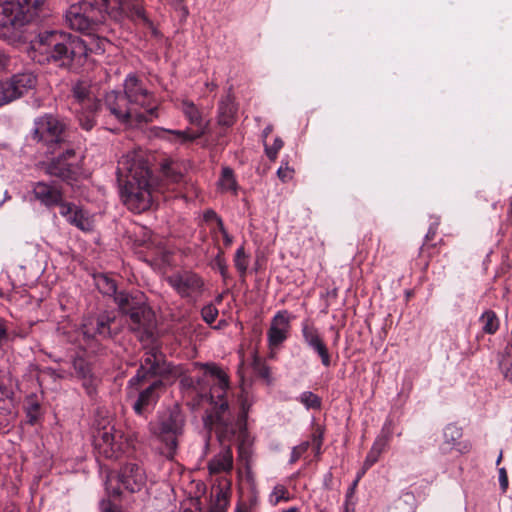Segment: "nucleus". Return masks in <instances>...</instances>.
<instances>
[{
    "instance_id": "1",
    "label": "nucleus",
    "mask_w": 512,
    "mask_h": 512,
    "mask_svg": "<svg viewBox=\"0 0 512 512\" xmlns=\"http://www.w3.org/2000/svg\"><path fill=\"white\" fill-rule=\"evenodd\" d=\"M195 366L203 369L204 374L196 378L185 377L181 383L188 387L197 405L204 402L213 405L203 418L204 427L209 434L214 431L219 442H229L245 429L249 404L246 399H241V409L235 419L226 399L230 387L227 373L215 363H195Z\"/></svg>"
},
{
    "instance_id": "2",
    "label": "nucleus",
    "mask_w": 512,
    "mask_h": 512,
    "mask_svg": "<svg viewBox=\"0 0 512 512\" xmlns=\"http://www.w3.org/2000/svg\"><path fill=\"white\" fill-rule=\"evenodd\" d=\"M104 116L127 126H140L158 118V103L134 75L124 82V93L110 91L99 103L96 118Z\"/></svg>"
},
{
    "instance_id": "3",
    "label": "nucleus",
    "mask_w": 512,
    "mask_h": 512,
    "mask_svg": "<svg viewBox=\"0 0 512 512\" xmlns=\"http://www.w3.org/2000/svg\"><path fill=\"white\" fill-rule=\"evenodd\" d=\"M118 181L122 183L121 197L124 205L134 213L151 208L154 201L152 177L148 162L140 152L122 156L117 167Z\"/></svg>"
},
{
    "instance_id": "4",
    "label": "nucleus",
    "mask_w": 512,
    "mask_h": 512,
    "mask_svg": "<svg viewBox=\"0 0 512 512\" xmlns=\"http://www.w3.org/2000/svg\"><path fill=\"white\" fill-rule=\"evenodd\" d=\"M32 48L39 63H54L71 71H79L91 51L80 37L55 30L40 33Z\"/></svg>"
},
{
    "instance_id": "5",
    "label": "nucleus",
    "mask_w": 512,
    "mask_h": 512,
    "mask_svg": "<svg viewBox=\"0 0 512 512\" xmlns=\"http://www.w3.org/2000/svg\"><path fill=\"white\" fill-rule=\"evenodd\" d=\"M115 301L127 317L129 329L137 338L141 342L152 340L157 329V321L154 311L145 302L143 295L133 296L120 292Z\"/></svg>"
},
{
    "instance_id": "6",
    "label": "nucleus",
    "mask_w": 512,
    "mask_h": 512,
    "mask_svg": "<svg viewBox=\"0 0 512 512\" xmlns=\"http://www.w3.org/2000/svg\"><path fill=\"white\" fill-rule=\"evenodd\" d=\"M185 416L178 405L159 413L150 423L152 434L162 443V454L172 460L177 453L179 438L183 435Z\"/></svg>"
},
{
    "instance_id": "7",
    "label": "nucleus",
    "mask_w": 512,
    "mask_h": 512,
    "mask_svg": "<svg viewBox=\"0 0 512 512\" xmlns=\"http://www.w3.org/2000/svg\"><path fill=\"white\" fill-rule=\"evenodd\" d=\"M66 122L58 116L45 113L33 121L30 131L31 139L54 153L66 141Z\"/></svg>"
},
{
    "instance_id": "8",
    "label": "nucleus",
    "mask_w": 512,
    "mask_h": 512,
    "mask_svg": "<svg viewBox=\"0 0 512 512\" xmlns=\"http://www.w3.org/2000/svg\"><path fill=\"white\" fill-rule=\"evenodd\" d=\"M65 22L73 30L92 34L105 22V13L88 0L71 3L65 12Z\"/></svg>"
},
{
    "instance_id": "9",
    "label": "nucleus",
    "mask_w": 512,
    "mask_h": 512,
    "mask_svg": "<svg viewBox=\"0 0 512 512\" xmlns=\"http://www.w3.org/2000/svg\"><path fill=\"white\" fill-rule=\"evenodd\" d=\"M145 351L140 360V366L136 374L129 380V385L136 387L148 382L152 378L166 377L173 372V367L167 361L160 346L151 345L144 347Z\"/></svg>"
},
{
    "instance_id": "10",
    "label": "nucleus",
    "mask_w": 512,
    "mask_h": 512,
    "mask_svg": "<svg viewBox=\"0 0 512 512\" xmlns=\"http://www.w3.org/2000/svg\"><path fill=\"white\" fill-rule=\"evenodd\" d=\"M45 0H0V26L21 27L38 17Z\"/></svg>"
},
{
    "instance_id": "11",
    "label": "nucleus",
    "mask_w": 512,
    "mask_h": 512,
    "mask_svg": "<svg viewBox=\"0 0 512 512\" xmlns=\"http://www.w3.org/2000/svg\"><path fill=\"white\" fill-rule=\"evenodd\" d=\"M166 281L175 293L187 303L198 302L206 291L204 278L192 270L176 271L167 276Z\"/></svg>"
},
{
    "instance_id": "12",
    "label": "nucleus",
    "mask_w": 512,
    "mask_h": 512,
    "mask_svg": "<svg viewBox=\"0 0 512 512\" xmlns=\"http://www.w3.org/2000/svg\"><path fill=\"white\" fill-rule=\"evenodd\" d=\"M94 445L106 459H118L129 447L128 438L113 425H104L94 434Z\"/></svg>"
},
{
    "instance_id": "13",
    "label": "nucleus",
    "mask_w": 512,
    "mask_h": 512,
    "mask_svg": "<svg viewBox=\"0 0 512 512\" xmlns=\"http://www.w3.org/2000/svg\"><path fill=\"white\" fill-rule=\"evenodd\" d=\"M73 104H77L80 110H77V117L80 126L90 131L96 124V113L100 101L94 99L91 95V87L86 81L76 82L71 89Z\"/></svg>"
},
{
    "instance_id": "14",
    "label": "nucleus",
    "mask_w": 512,
    "mask_h": 512,
    "mask_svg": "<svg viewBox=\"0 0 512 512\" xmlns=\"http://www.w3.org/2000/svg\"><path fill=\"white\" fill-rule=\"evenodd\" d=\"M36 85L37 77L32 72L17 73L8 79L0 80V107L21 98Z\"/></svg>"
},
{
    "instance_id": "15",
    "label": "nucleus",
    "mask_w": 512,
    "mask_h": 512,
    "mask_svg": "<svg viewBox=\"0 0 512 512\" xmlns=\"http://www.w3.org/2000/svg\"><path fill=\"white\" fill-rule=\"evenodd\" d=\"M46 174L57 177L67 184L72 185L81 175V167L76 161V152L72 148L53 158L45 166Z\"/></svg>"
},
{
    "instance_id": "16",
    "label": "nucleus",
    "mask_w": 512,
    "mask_h": 512,
    "mask_svg": "<svg viewBox=\"0 0 512 512\" xmlns=\"http://www.w3.org/2000/svg\"><path fill=\"white\" fill-rule=\"evenodd\" d=\"M113 322L114 318L109 315H99L87 319L82 324L81 331L89 348L95 349L103 340L111 338V324Z\"/></svg>"
},
{
    "instance_id": "17",
    "label": "nucleus",
    "mask_w": 512,
    "mask_h": 512,
    "mask_svg": "<svg viewBox=\"0 0 512 512\" xmlns=\"http://www.w3.org/2000/svg\"><path fill=\"white\" fill-rule=\"evenodd\" d=\"M301 334L305 345L314 351L321 360L324 367H330L331 355L328 347L313 322L306 319L301 323Z\"/></svg>"
},
{
    "instance_id": "18",
    "label": "nucleus",
    "mask_w": 512,
    "mask_h": 512,
    "mask_svg": "<svg viewBox=\"0 0 512 512\" xmlns=\"http://www.w3.org/2000/svg\"><path fill=\"white\" fill-rule=\"evenodd\" d=\"M292 318L287 310H280L273 316L267 331V341L270 349L278 348L288 339Z\"/></svg>"
},
{
    "instance_id": "19",
    "label": "nucleus",
    "mask_w": 512,
    "mask_h": 512,
    "mask_svg": "<svg viewBox=\"0 0 512 512\" xmlns=\"http://www.w3.org/2000/svg\"><path fill=\"white\" fill-rule=\"evenodd\" d=\"M116 481L130 493L139 492L146 485L145 470L136 463H127L119 471Z\"/></svg>"
},
{
    "instance_id": "20",
    "label": "nucleus",
    "mask_w": 512,
    "mask_h": 512,
    "mask_svg": "<svg viewBox=\"0 0 512 512\" xmlns=\"http://www.w3.org/2000/svg\"><path fill=\"white\" fill-rule=\"evenodd\" d=\"M32 194L36 201L47 208H53L56 206L60 208L65 202L63 200L61 186L56 184L54 181H38L34 183Z\"/></svg>"
},
{
    "instance_id": "21",
    "label": "nucleus",
    "mask_w": 512,
    "mask_h": 512,
    "mask_svg": "<svg viewBox=\"0 0 512 512\" xmlns=\"http://www.w3.org/2000/svg\"><path fill=\"white\" fill-rule=\"evenodd\" d=\"M164 390V383L161 379H155L142 389L133 404V410L137 415H145L157 403L160 393Z\"/></svg>"
},
{
    "instance_id": "22",
    "label": "nucleus",
    "mask_w": 512,
    "mask_h": 512,
    "mask_svg": "<svg viewBox=\"0 0 512 512\" xmlns=\"http://www.w3.org/2000/svg\"><path fill=\"white\" fill-rule=\"evenodd\" d=\"M462 429L455 424H448L443 430V441L439 445L442 454H449L453 450L460 454L470 452L472 445L468 441H462Z\"/></svg>"
},
{
    "instance_id": "23",
    "label": "nucleus",
    "mask_w": 512,
    "mask_h": 512,
    "mask_svg": "<svg viewBox=\"0 0 512 512\" xmlns=\"http://www.w3.org/2000/svg\"><path fill=\"white\" fill-rule=\"evenodd\" d=\"M72 366L87 395L93 397L97 393L100 379L94 374L92 365L82 356H77L73 358Z\"/></svg>"
},
{
    "instance_id": "24",
    "label": "nucleus",
    "mask_w": 512,
    "mask_h": 512,
    "mask_svg": "<svg viewBox=\"0 0 512 512\" xmlns=\"http://www.w3.org/2000/svg\"><path fill=\"white\" fill-rule=\"evenodd\" d=\"M155 135L165 141H168L174 145H184L195 141L196 139L205 135L204 130H196L192 132L190 129L186 130H171L161 127L155 128Z\"/></svg>"
},
{
    "instance_id": "25",
    "label": "nucleus",
    "mask_w": 512,
    "mask_h": 512,
    "mask_svg": "<svg viewBox=\"0 0 512 512\" xmlns=\"http://www.w3.org/2000/svg\"><path fill=\"white\" fill-rule=\"evenodd\" d=\"M60 215L66 218L67 222L82 231L91 230V223L87 213L74 203L64 202L59 208Z\"/></svg>"
},
{
    "instance_id": "26",
    "label": "nucleus",
    "mask_w": 512,
    "mask_h": 512,
    "mask_svg": "<svg viewBox=\"0 0 512 512\" xmlns=\"http://www.w3.org/2000/svg\"><path fill=\"white\" fill-rule=\"evenodd\" d=\"M237 106L233 96L229 93L222 97L217 109V124L223 128H229L236 121Z\"/></svg>"
},
{
    "instance_id": "27",
    "label": "nucleus",
    "mask_w": 512,
    "mask_h": 512,
    "mask_svg": "<svg viewBox=\"0 0 512 512\" xmlns=\"http://www.w3.org/2000/svg\"><path fill=\"white\" fill-rule=\"evenodd\" d=\"M231 441L221 443L224 446L223 450L214 456L208 463V469L211 474H218L221 472H229L233 467V455L230 447Z\"/></svg>"
},
{
    "instance_id": "28",
    "label": "nucleus",
    "mask_w": 512,
    "mask_h": 512,
    "mask_svg": "<svg viewBox=\"0 0 512 512\" xmlns=\"http://www.w3.org/2000/svg\"><path fill=\"white\" fill-rule=\"evenodd\" d=\"M181 110L189 123L198 128L197 130L205 129V134L208 132V122L204 123L202 112L192 101L183 100Z\"/></svg>"
},
{
    "instance_id": "29",
    "label": "nucleus",
    "mask_w": 512,
    "mask_h": 512,
    "mask_svg": "<svg viewBox=\"0 0 512 512\" xmlns=\"http://www.w3.org/2000/svg\"><path fill=\"white\" fill-rule=\"evenodd\" d=\"M96 2V6H99L105 13V17L119 21L124 15V3L122 0H99Z\"/></svg>"
},
{
    "instance_id": "30",
    "label": "nucleus",
    "mask_w": 512,
    "mask_h": 512,
    "mask_svg": "<svg viewBox=\"0 0 512 512\" xmlns=\"http://www.w3.org/2000/svg\"><path fill=\"white\" fill-rule=\"evenodd\" d=\"M392 433L393 421L392 419H387L371 448L376 449L379 454H382L391 439Z\"/></svg>"
},
{
    "instance_id": "31",
    "label": "nucleus",
    "mask_w": 512,
    "mask_h": 512,
    "mask_svg": "<svg viewBox=\"0 0 512 512\" xmlns=\"http://www.w3.org/2000/svg\"><path fill=\"white\" fill-rule=\"evenodd\" d=\"M480 323L482 324V330L486 334L493 335L497 332L500 326V321L497 314L493 310H486L479 318Z\"/></svg>"
},
{
    "instance_id": "32",
    "label": "nucleus",
    "mask_w": 512,
    "mask_h": 512,
    "mask_svg": "<svg viewBox=\"0 0 512 512\" xmlns=\"http://www.w3.org/2000/svg\"><path fill=\"white\" fill-rule=\"evenodd\" d=\"M388 512H415L414 497L409 493L400 496L388 508Z\"/></svg>"
},
{
    "instance_id": "33",
    "label": "nucleus",
    "mask_w": 512,
    "mask_h": 512,
    "mask_svg": "<svg viewBox=\"0 0 512 512\" xmlns=\"http://www.w3.org/2000/svg\"><path fill=\"white\" fill-rule=\"evenodd\" d=\"M300 402L307 410H320L322 407V399L311 391H304L298 397Z\"/></svg>"
},
{
    "instance_id": "34",
    "label": "nucleus",
    "mask_w": 512,
    "mask_h": 512,
    "mask_svg": "<svg viewBox=\"0 0 512 512\" xmlns=\"http://www.w3.org/2000/svg\"><path fill=\"white\" fill-rule=\"evenodd\" d=\"M97 286L100 292L105 295H114L116 297L120 294L117 293V285L115 281L105 275H101L97 278Z\"/></svg>"
},
{
    "instance_id": "35",
    "label": "nucleus",
    "mask_w": 512,
    "mask_h": 512,
    "mask_svg": "<svg viewBox=\"0 0 512 512\" xmlns=\"http://www.w3.org/2000/svg\"><path fill=\"white\" fill-rule=\"evenodd\" d=\"M220 185L225 190H236V181L234 179L233 170L229 167L222 169Z\"/></svg>"
},
{
    "instance_id": "36",
    "label": "nucleus",
    "mask_w": 512,
    "mask_h": 512,
    "mask_svg": "<svg viewBox=\"0 0 512 512\" xmlns=\"http://www.w3.org/2000/svg\"><path fill=\"white\" fill-rule=\"evenodd\" d=\"M234 263L236 269L244 275L248 268V256L245 253L244 247L241 246L236 250Z\"/></svg>"
},
{
    "instance_id": "37",
    "label": "nucleus",
    "mask_w": 512,
    "mask_h": 512,
    "mask_svg": "<svg viewBox=\"0 0 512 512\" xmlns=\"http://www.w3.org/2000/svg\"><path fill=\"white\" fill-rule=\"evenodd\" d=\"M430 241H424L419 250V257L424 259V267L426 268L429 265L431 258L434 255V250L436 249L437 244H431Z\"/></svg>"
},
{
    "instance_id": "38",
    "label": "nucleus",
    "mask_w": 512,
    "mask_h": 512,
    "mask_svg": "<svg viewBox=\"0 0 512 512\" xmlns=\"http://www.w3.org/2000/svg\"><path fill=\"white\" fill-rule=\"evenodd\" d=\"M288 490L283 485H276L273 488V491L270 495V501L273 502V504H278L280 501H288L289 497L287 496Z\"/></svg>"
},
{
    "instance_id": "39",
    "label": "nucleus",
    "mask_w": 512,
    "mask_h": 512,
    "mask_svg": "<svg viewBox=\"0 0 512 512\" xmlns=\"http://www.w3.org/2000/svg\"><path fill=\"white\" fill-rule=\"evenodd\" d=\"M203 218L207 222L215 220L217 222V225H218V228H219V231L221 232V234L223 236H227V230L224 226V223L214 210H212V209L206 210L203 214Z\"/></svg>"
},
{
    "instance_id": "40",
    "label": "nucleus",
    "mask_w": 512,
    "mask_h": 512,
    "mask_svg": "<svg viewBox=\"0 0 512 512\" xmlns=\"http://www.w3.org/2000/svg\"><path fill=\"white\" fill-rule=\"evenodd\" d=\"M201 316L207 324H212L218 316V309L212 304L206 305L201 310Z\"/></svg>"
},
{
    "instance_id": "41",
    "label": "nucleus",
    "mask_w": 512,
    "mask_h": 512,
    "mask_svg": "<svg viewBox=\"0 0 512 512\" xmlns=\"http://www.w3.org/2000/svg\"><path fill=\"white\" fill-rule=\"evenodd\" d=\"M284 143L281 138L276 137L271 146L265 145V153L267 157L274 161L277 158L279 150L283 147Z\"/></svg>"
},
{
    "instance_id": "42",
    "label": "nucleus",
    "mask_w": 512,
    "mask_h": 512,
    "mask_svg": "<svg viewBox=\"0 0 512 512\" xmlns=\"http://www.w3.org/2000/svg\"><path fill=\"white\" fill-rule=\"evenodd\" d=\"M228 506V498L222 490H219L216 496V501L212 506L211 512H225Z\"/></svg>"
},
{
    "instance_id": "43",
    "label": "nucleus",
    "mask_w": 512,
    "mask_h": 512,
    "mask_svg": "<svg viewBox=\"0 0 512 512\" xmlns=\"http://www.w3.org/2000/svg\"><path fill=\"white\" fill-rule=\"evenodd\" d=\"M277 175L282 182H288L293 178L294 169L291 168L287 162H282L281 166L277 170Z\"/></svg>"
},
{
    "instance_id": "44",
    "label": "nucleus",
    "mask_w": 512,
    "mask_h": 512,
    "mask_svg": "<svg viewBox=\"0 0 512 512\" xmlns=\"http://www.w3.org/2000/svg\"><path fill=\"white\" fill-rule=\"evenodd\" d=\"M12 396L13 390L11 388L10 381L4 376H0V397L11 398Z\"/></svg>"
},
{
    "instance_id": "45",
    "label": "nucleus",
    "mask_w": 512,
    "mask_h": 512,
    "mask_svg": "<svg viewBox=\"0 0 512 512\" xmlns=\"http://www.w3.org/2000/svg\"><path fill=\"white\" fill-rule=\"evenodd\" d=\"M380 455L376 449L371 448L364 460L363 470L371 468L379 460Z\"/></svg>"
},
{
    "instance_id": "46",
    "label": "nucleus",
    "mask_w": 512,
    "mask_h": 512,
    "mask_svg": "<svg viewBox=\"0 0 512 512\" xmlns=\"http://www.w3.org/2000/svg\"><path fill=\"white\" fill-rule=\"evenodd\" d=\"M131 16L134 19L142 20L143 22H148V19L145 15L144 9L139 5H133L131 8Z\"/></svg>"
},
{
    "instance_id": "47",
    "label": "nucleus",
    "mask_w": 512,
    "mask_h": 512,
    "mask_svg": "<svg viewBox=\"0 0 512 512\" xmlns=\"http://www.w3.org/2000/svg\"><path fill=\"white\" fill-rule=\"evenodd\" d=\"M499 484L502 492L505 493L508 489L509 482L507 471L504 467L499 469Z\"/></svg>"
},
{
    "instance_id": "48",
    "label": "nucleus",
    "mask_w": 512,
    "mask_h": 512,
    "mask_svg": "<svg viewBox=\"0 0 512 512\" xmlns=\"http://www.w3.org/2000/svg\"><path fill=\"white\" fill-rule=\"evenodd\" d=\"M102 512H120L118 505L110 500H103L100 504Z\"/></svg>"
},
{
    "instance_id": "49",
    "label": "nucleus",
    "mask_w": 512,
    "mask_h": 512,
    "mask_svg": "<svg viewBox=\"0 0 512 512\" xmlns=\"http://www.w3.org/2000/svg\"><path fill=\"white\" fill-rule=\"evenodd\" d=\"M8 333H7V327L6 322L4 319L0 317V348L3 345V342L7 339Z\"/></svg>"
},
{
    "instance_id": "50",
    "label": "nucleus",
    "mask_w": 512,
    "mask_h": 512,
    "mask_svg": "<svg viewBox=\"0 0 512 512\" xmlns=\"http://www.w3.org/2000/svg\"><path fill=\"white\" fill-rule=\"evenodd\" d=\"M437 228H438V223H433L430 225L426 235H425V241H432L436 234H437Z\"/></svg>"
},
{
    "instance_id": "51",
    "label": "nucleus",
    "mask_w": 512,
    "mask_h": 512,
    "mask_svg": "<svg viewBox=\"0 0 512 512\" xmlns=\"http://www.w3.org/2000/svg\"><path fill=\"white\" fill-rule=\"evenodd\" d=\"M106 490L108 492L109 495H112V496H119L121 494V490H120V487H113L112 486V478H109L108 479V482H107V487H106Z\"/></svg>"
},
{
    "instance_id": "52",
    "label": "nucleus",
    "mask_w": 512,
    "mask_h": 512,
    "mask_svg": "<svg viewBox=\"0 0 512 512\" xmlns=\"http://www.w3.org/2000/svg\"><path fill=\"white\" fill-rule=\"evenodd\" d=\"M257 372H258L260 377L269 380L271 373H270V368L268 366H266L264 364L260 365L257 368Z\"/></svg>"
},
{
    "instance_id": "53",
    "label": "nucleus",
    "mask_w": 512,
    "mask_h": 512,
    "mask_svg": "<svg viewBox=\"0 0 512 512\" xmlns=\"http://www.w3.org/2000/svg\"><path fill=\"white\" fill-rule=\"evenodd\" d=\"M215 261H216L217 267H218V269H219V271H220L221 275H222L223 277H226V273H227V266H226V264H225L224 260H223L220 256H217V257H216V259H215Z\"/></svg>"
},
{
    "instance_id": "54",
    "label": "nucleus",
    "mask_w": 512,
    "mask_h": 512,
    "mask_svg": "<svg viewBox=\"0 0 512 512\" xmlns=\"http://www.w3.org/2000/svg\"><path fill=\"white\" fill-rule=\"evenodd\" d=\"M163 170H164V173L167 177H171L172 181L173 182H178L181 178H182V175L180 173H172L170 175V171H171V168L170 167H166V166H163Z\"/></svg>"
},
{
    "instance_id": "55",
    "label": "nucleus",
    "mask_w": 512,
    "mask_h": 512,
    "mask_svg": "<svg viewBox=\"0 0 512 512\" xmlns=\"http://www.w3.org/2000/svg\"><path fill=\"white\" fill-rule=\"evenodd\" d=\"M332 479H333V475L331 472H328L325 477H324V485L326 488H330V484L332 482Z\"/></svg>"
},
{
    "instance_id": "56",
    "label": "nucleus",
    "mask_w": 512,
    "mask_h": 512,
    "mask_svg": "<svg viewBox=\"0 0 512 512\" xmlns=\"http://www.w3.org/2000/svg\"><path fill=\"white\" fill-rule=\"evenodd\" d=\"M360 477H361V475H359V476L357 477V479L354 481V483H353L352 487L349 489V491H348L347 495H350V494H352V493H353V491H354V489H355V487H356V485H357L358 480H359V478H360Z\"/></svg>"
},
{
    "instance_id": "57",
    "label": "nucleus",
    "mask_w": 512,
    "mask_h": 512,
    "mask_svg": "<svg viewBox=\"0 0 512 512\" xmlns=\"http://www.w3.org/2000/svg\"><path fill=\"white\" fill-rule=\"evenodd\" d=\"M271 131H272V127H271V126H267V127L263 130V135H264L265 137H267V136H268V134H269V133H271Z\"/></svg>"
},
{
    "instance_id": "58",
    "label": "nucleus",
    "mask_w": 512,
    "mask_h": 512,
    "mask_svg": "<svg viewBox=\"0 0 512 512\" xmlns=\"http://www.w3.org/2000/svg\"><path fill=\"white\" fill-rule=\"evenodd\" d=\"M281 512H300V510L297 507H290L286 510H283Z\"/></svg>"
},
{
    "instance_id": "59",
    "label": "nucleus",
    "mask_w": 512,
    "mask_h": 512,
    "mask_svg": "<svg viewBox=\"0 0 512 512\" xmlns=\"http://www.w3.org/2000/svg\"><path fill=\"white\" fill-rule=\"evenodd\" d=\"M223 237L225 239L226 244H230L232 242V239H231V237L229 236L228 233H227V236H223Z\"/></svg>"
},
{
    "instance_id": "60",
    "label": "nucleus",
    "mask_w": 512,
    "mask_h": 512,
    "mask_svg": "<svg viewBox=\"0 0 512 512\" xmlns=\"http://www.w3.org/2000/svg\"><path fill=\"white\" fill-rule=\"evenodd\" d=\"M207 87L210 89V90H214L217 88V85L215 83H210V84H207Z\"/></svg>"
},
{
    "instance_id": "61",
    "label": "nucleus",
    "mask_w": 512,
    "mask_h": 512,
    "mask_svg": "<svg viewBox=\"0 0 512 512\" xmlns=\"http://www.w3.org/2000/svg\"><path fill=\"white\" fill-rule=\"evenodd\" d=\"M366 239L368 241H371L372 240V233H369V234L365 235L364 240H366Z\"/></svg>"
},
{
    "instance_id": "62",
    "label": "nucleus",
    "mask_w": 512,
    "mask_h": 512,
    "mask_svg": "<svg viewBox=\"0 0 512 512\" xmlns=\"http://www.w3.org/2000/svg\"><path fill=\"white\" fill-rule=\"evenodd\" d=\"M222 299H223V296H222V295H218V296L216 297V302H217V303H221V302H222Z\"/></svg>"
},
{
    "instance_id": "63",
    "label": "nucleus",
    "mask_w": 512,
    "mask_h": 512,
    "mask_svg": "<svg viewBox=\"0 0 512 512\" xmlns=\"http://www.w3.org/2000/svg\"><path fill=\"white\" fill-rule=\"evenodd\" d=\"M501 460H502V452L500 453V455H499V457H498V459L496 461V464L497 465L500 464Z\"/></svg>"
},
{
    "instance_id": "64",
    "label": "nucleus",
    "mask_w": 512,
    "mask_h": 512,
    "mask_svg": "<svg viewBox=\"0 0 512 512\" xmlns=\"http://www.w3.org/2000/svg\"><path fill=\"white\" fill-rule=\"evenodd\" d=\"M247 478H248L249 480H251V481L253 480V477H252V475L250 474V472H248V473H247Z\"/></svg>"
}]
</instances>
